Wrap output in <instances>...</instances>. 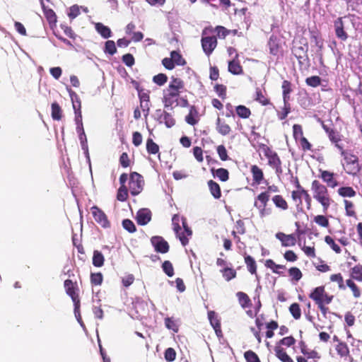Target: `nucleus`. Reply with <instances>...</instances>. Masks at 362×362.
Instances as JSON below:
<instances>
[{
	"label": "nucleus",
	"instance_id": "1",
	"mask_svg": "<svg viewBox=\"0 0 362 362\" xmlns=\"http://www.w3.org/2000/svg\"><path fill=\"white\" fill-rule=\"evenodd\" d=\"M279 188L277 185L273 184L267 185L266 190L260 192L255 199L254 206L257 209L260 218H265L271 215L272 209L269 207V202L272 193H277Z\"/></svg>",
	"mask_w": 362,
	"mask_h": 362
},
{
	"label": "nucleus",
	"instance_id": "2",
	"mask_svg": "<svg viewBox=\"0 0 362 362\" xmlns=\"http://www.w3.org/2000/svg\"><path fill=\"white\" fill-rule=\"evenodd\" d=\"M311 191L314 199L322 206L323 212L326 213L333 202L327 187L319 180H314L311 183Z\"/></svg>",
	"mask_w": 362,
	"mask_h": 362
},
{
	"label": "nucleus",
	"instance_id": "3",
	"mask_svg": "<svg viewBox=\"0 0 362 362\" xmlns=\"http://www.w3.org/2000/svg\"><path fill=\"white\" fill-rule=\"evenodd\" d=\"M185 90L184 81L178 77L172 76L167 89L163 93V101L165 105H172L174 100Z\"/></svg>",
	"mask_w": 362,
	"mask_h": 362
},
{
	"label": "nucleus",
	"instance_id": "4",
	"mask_svg": "<svg viewBox=\"0 0 362 362\" xmlns=\"http://www.w3.org/2000/svg\"><path fill=\"white\" fill-rule=\"evenodd\" d=\"M309 298L317 305V308L323 315H326L329 308L327 305L332 303L334 296L328 294L324 286L315 288L309 294Z\"/></svg>",
	"mask_w": 362,
	"mask_h": 362
},
{
	"label": "nucleus",
	"instance_id": "5",
	"mask_svg": "<svg viewBox=\"0 0 362 362\" xmlns=\"http://www.w3.org/2000/svg\"><path fill=\"white\" fill-rule=\"evenodd\" d=\"M259 147L267 159L268 165L274 170L277 175L282 174V162L278 153L266 144H261Z\"/></svg>",
	"mask_w": 362,
	"mask_h": 362
},
{
	"label": "nucleus",
	"instance_id": "6",
	"mask_svg": "<svg viewBox=\"0 0 362 362\" xmlns=\"http://www.w3.org/2000/svg\"><path fill=\"white\" fill-rule=\"evenodd\" d=\"M308 45L305 40L294 42L292 47V53L296 57L300 69L309 66V57L308 55Z\"/></svg>",
	"mask_w": 362,
	"mask_h": 362
},
{
	"label": "nucleus",
	"instance_id": "7",
	"mask_svg": "<svg viewBox=\"0 0 362 362\" xmlns=\"http://www.w3.org/2000/svg\"><path fill=\"white\" fill-rule=\"evenodd\" d=\"M344 158L343 168L345 172L349 175H355L359 173L361 167L358 158L349 151H346L341 155Z\"/></svg>",
	"mask_w": 362,
	"mask_h": 362
},
{
	"label": "nucleus",
	"instance_id": "8",
	"mask_svg": "<svg viewBox=\"0 0 362 362\" xmlns=\"http://www.w3.org/2000/svg\"><path fill=\"white\" fill-rule=\"evenodd\" d=\"M64 286L66 294L71 298L74 305V313H80L81 300L78 295V288L76 282H73L70 279L64 281ZM80 315V314H78Z\"/></svg>",
	"mask_w": 362,
	"mask_h": 362
},
{
	"label": "nucleus",
	"instance_id": "9",
	"mask_svg": "<svg viewBox=\"0 0 362 362\" xmlns=\"http://www.w3.org/2000/svg\"><path fill=\"white\" fill-rule=\"evenodd\" d=\"M128 180L127 188L130 191L131 194L132 196L139 194L142 192L144 185L143 176L136 172H132L128 176Z\"/></svg>",
	"mask_w": 362,
	"mask_h": 362
},
{
	"label": "nucleus",
	"instance_id": "10",
	"mask_svg": "<svg viewBox=\"0 0 362 362\" xmlns=\"http://www.w3.org/2000/svg\"><path fill=\"white\" fill-rule=\"evenodd\" d=\"M210 34H204V30L202 32L201 44L202 47L206 55L209 57L218 45L217 37Z\"/></svg>",
	"mask_w": 362,
	"mask_h": 362
},
{
	"label": "nucleus",
	"instance_id": "11",
	"mask_svg": "<svg viewBox=\"0 0 362 362\" xmlns=\"http://www.w3.org/2000/svg\"><path fill=\"white\" fill-rule=\"evenodd\" d=\"M155 117L159 124H164L168 128H170L175 124V119L173 115L165 110H157L155 112Z\"/></svg>",
	"mask_w": 362,
	"mask_h": 362
},
{
	"label": "nucleus",
	"instance_id": "12",
	"mask_svg": "<svg viewBox=\"0 0 362 362\" xmlns=\"http://www.w3.org/2000/svg\"><path fill=\"white\" fill-rule=\"evenodd\" d=\"M94 220L103 228H108L110 223L107 219L106 214L97 206H93L90 209Z\"/></svg>",
	"mask_w": 362,
	"mask_h": 362
},
{
	"label": "nucleus",
	"instance_id": "13",
	"mask_svg": "<svg viewBox=\"0 0 362 362\" xmlns=\"http://www.w3.org/2000/svg\"><path fill=\"white\" fill-rule=\"evenodd\" d=\"M120 187L117 190V199L119 202H125L128 198V190L127 186H126V182L128 180V175L127 173H122L119 176Z\"/></svg>",
	"mask_w": 362,
	"mask_h": 362
},
{
	"label": "nucleus",
	"instance_id": "14",
	"mask_svg": "<svg viewBox=\"0 0 362 362\" xmlns=\"http://www.w3.org/2000/svg\"><path fill=\"white\" fill-rule=\"evenodd\" d=\"M151 243L157 252L165 254L169 251L170 246L168 243L161 236L152 237Z\"/></svg>",
	"mask_w": 362,
	"mask_h": 362
},
{
	"label": "nucleus",
	"instance_id": "15",
	"mask_svg": "<svg viewBox=\"0 0 362 362\" xmlns=\"http://www.w3.org/2000/svg\"><path fill=\"white\" fill-rule=\"evenodd\" d=\"M216 33L217 39L225 40L230 35L229 29L222 25H216V27L208 26L204 28V34Z\"/></svg>",
	"mask_w": 362,
	"mask_h": 362
},
{
	"label": "nucleus",
	"instance_id": "16",
	"mask_svg": "<svg viewBox=\"0 0 362 362\" xmlns=\"http://www.w3.org/2000/svg\"><path fill=\"white\" fill-rule=\"evenodd\" d=\"M275 237L281 242L282 247H293L297 243L295 234H286L283 232H278L276 233Z\"/></svg>",
	"mask_w": 362,
	"mask_h": 362
},
{
	"label": "nucleus",
	"instance_id": "17",
	"mask_svg": "<svg viewBox=\"0 0 362 362\" xmlns=\"http://www.w3.org/2000/svg\"><path fill=\"white\" fill-rule=\"evenodd\" d=\"M342 19V17H339L335 20L334 22V27L337 37L341 41H346L348 38V34L344 30V25Z\"/></svg>",
	"mask_w": 362,
	"mask_h": 362
},
{
	"label": "nucleus",
	"instance_id": "18",
	"mask_svg": "<svg viewBox=\"0 0 362 362\" xmlns=\"http://www.w3.org/2000/svg\"><path fill=\"white\" fill-rule=\"evenodd\" d=\"M208 318L217 337H222L223 334L221 327V322L218 317L217 314L214 311L210 310L208 312Z\"/></svg>",
	"mask_w": 362,
	"mask_h": 362
},
{
	"label": "nucleus",
	"instance_id": "19",
	"mask_svg": "<svg viewBox=\"0 0 362 362\" xmlns=\"http://www.w3.org/2000/svg\"><path fill=\"white\" fill-rule=\"evenodd\" d=\"M253 99L255 101L257 102L263 106H267L271 104V100L267 96L266 90L259 87L256 88L255 89Z\"/></svg>",
	"mask_w": 362,
	"mask_h": 362
},
{
	"label": "nucleus",
	"instance_id": "20",
	"mask_svg": "<svg viewBox=\"0 0 362 362\" xmlns=\"http://www.w3.org/2000/svg\"><path fill=\"white\" fill-rule=\"evenodd\" d=\"M320 177L327 184V187L334 188L339 185L338 181L336 180L335 174L328 170H320Z\"/></svg>",
	"mask_w": 362,
	"mask_h": 362
},
{
	"label": "nucleus",
	"instance_id": "21",
	"mask_svg": "<svg viewBox=\"0 0 362 362\" xmlns=\"http://www.w3.org/2000/svg\"><path fill=\"white\" fill-rule=\"evenodd\" d=\"M269 53L274 56L279 55L281 52V45L280 40L275 35H272L269 37L268 42Z\"/></svg>",
	"mask_w": 362,
	"mask_h": 362
},
{
	"label": "nucleus",
	"instance_id": "22",
	"mask_svg": "<svg viewBox=\"0 0 362 362\" xmlns=\"http://www.w3.org/2000/svg\"><path fill=\"white\" fill-rule=\"evenodd\" d=\"M250 173L252 177V182L255 185H260L264 180V175L262 169L257 165H252L250 167Z\"/></svg>",
	"mask_w": 362,
	"mask_h": 362
},
{
	"label": "nucleus",
	"instance_id": "23",
	"mask_svg": "<svg viewBox=\"0 0 362 362\" xmlns=\"http://www.w3.org/2000/svg\"><path fill=\"white\" fill-rule=\"evenodd\" d=\"M238 54L236 53L235 58L228 62V71L233 75H240L243 74V69L238 61Z\"/></svg>",
	"mask_w": 362,
	"mask_h": 362
},
{
	"label": "nucleus",
	"instance_id": "24",
	"mask_svg": "<svg viewBox=\"0 0 362 362\" xmlns=\"http://www.w3.org/2000/svg\"><path fill=\"white\" fill-rule=\"evenodd\" d=\"M272 201L276 208L281 211H286L289 209V204L286 199L281 194H276L272 197Z\"/></svg>",
	"mask_w": 362,
	"mask_h": 362
},
{
	"label": "nucleus",
	"instance_id": "25",
	"mask_svg": "<svg viewBox=\"0 0 362 362\" xmlns=\"http://www.w3.org/2000/svg\"><path fill=\"white\" fill-rule=\"evenodd\" d=\"M216 129L222 136H227L231 132V127L225 120L217 117L216 121Z\"/></svg>",
	"mask_w": 362,
	"mask_h": 362
},
{
	"label": "nucleus",
	"instance_id": "26",
	"mask_svg": "<svg viewBox=\"0 0 362 362\" xmlns=\"http://www.w3.org/2000/svg\"><path fill=\"white\" fill-rule=\"evenodd\" d=\"M199 120V112L194 105H191L189 113L185 117V121L190 125H195Z\"/></svg>",
	"mask_w": 362,
	"mask_h": 362
},
{
	"label": "nucleus",
	"instance_id": "27",
	"mask_svg": "<svg viewBox=\"0 0 362 362\" xmlns=\"http://www.w3.org/2000/svg\"><path fill=\"white\" fill-rule=\"evenodd\" d=\"M151 219V212L148 209H141L137 212L136 221L139 225H146Z\"/></svg>",
	"mask_w": 362,
	"mask_h": 362
},
{
	"label": "nucleus",
	"instance_id": "28",
	"mask_svg": "<svg viewBox=\"0 0 362 362\" xmlns=\"http://www.w3.org/2000/svg\"><path fill=\"white\" fill-rule=\"evenodd\" d=\"M274 351L276 358L281 362H294L282 346L276 345L274 348Z\"/></svg>",
	"mask_w": 362,
	"mask_h": 362
},
{
	"label": "nucleus",
	"instance_id": "29",
	"mask_svg": "<svg viewBox=\"0 0 362 362\" xmlns=\"http://www.w3.org/2000/svg\"><path fill=\"white\" fill-rule=\"evenodd\" d=\"M236 297L238 303L243 309L250 308L252 306V301L248 295L243 291L236 293Z\"/></svg>",
	"mask_w": 362,
	"mask_h": 362
},
{
	"label": "nucleus",
	"instance_id": "30",
	"mask_svg": "<svg viewBox=\"0 0 362 362\" xmlns=\"http://www.w3.org/2000/svg\"><path fill=\"white\" fill-rule=\"evenodd\" d=\"M219 272L226 281H230L237 276V272L232 267H225Z\"/></svg>",
	"mask_w": 362,
	"mask_h": 362
},
{
	"label": "nucleus",
	"instance_id": "31",
	"mask_svg": "<svg viewBox=\"0 0 362 362\" xmlns=\"http://www.w3.org/2000/svg\"><path fill=\"white\" fill-rule=\"evenodd\" d=\"M244 261L248 272L251 274H257V266L255 259L252 256L245 254Z\"/></svg>",
	"mask_w": 362,
	"mask_h": 362
},
{
	"label": "nucleus",
	"instance_id": "32",
	"mask_svg": "<svg viewBox=\"0 0 362 362\" xmlns=\"http://www.w3.org/2000/svg\"><path fill=\"white\" fill-rule=\"evenodd\" d=\"M207 184L210 193L214 197V198L216 199H220L221 197V190L219 185L212 180L208 181Z\"/></svg>",
	"mask_w": 362,
	"mask_h": 362
},
{
	"label": "nucleus",
	"instance_id": "33",
	"mask_svg": "<svg viewBox=\"0 0 362 362\" xmlns=\"http://www.w3.org/2000/svg\"><path fill=\"white\" fill-rule=\"evenodd\" d=\"M335 350L341 358H347L350 356V351L346 343L342 341L337 344L335 346Z\"/></svg>",
	"mask_w": 362,
	"mask_h": 362
},
{
	"label": "nucleus",
	"instance_id": "34",
	"mask_svg": "<svg viewBox=\"0 0 362 362\" xmlns=\"http://www.w3.org/2000/svg\"><path fill=\"white\" fill-rule=\"evenodd\" d=\"M211 173L214 177H218L221 182H226L229 179V172L226 168H220L216 170L211 169Z\"/></svg>",
	"mask_w": 362,
	"mask_h": 362
},
{
	"label": "nucleus",
	"instance_id": "35",
	"mask_svg": "<svg viewBox=\"0 0 362 362\" xmlns=\"http://www.w3.org/2000/svg\"><path fill=\"white\" fill-rule=\"evenodd\" d=\"M284 102L290 100V93L292 92V84L288 80H284L281 85Z\"/></svg>",
	"mask_w": 362,
	"mask_h": 362
},
{
	"label": "nucleus",
	"instance_id": "36",
	"mask_svg": "<svg viewBox=\"0 0 362 362\" xmlns=\"http://www.w3.org/2000/svg\"><path fill=\"white\" fill-rule=\"evenodd\" d=\"M343 203L344 205L346 216L356 218L357 214L355 210L354 204L351 201H349L348 199H344Z\"/></svg>",
	"mask_w": 362,
	"mask_h": 362
},
{
	"label": "nucleus",
	"instance_id": "37",
	"mask_svg": "<svg viewBox=\"0 0 362 362\" xmlns=\"http://www.w3.org/2000/svg\"><path fill=\"white\" fill-rule=\"evenodd\" d=\"M235 113L238 117L244 119H248L252 115L250 109L243 105L235 107Z\"/></svg>",
	"mask_w": 362,
	"mask_h": 362
},
{
	"label": "nucleus",
	"instance_id": "38",
	"mask_svg": "<svg viewBox=\"0 0 362 362\" xmlns=\"http://www.w3.org/2000/svg\"><path fill=\"white\" fill-rule=\"evenodd\" d=\"M51 115L54 120L59 121L62 118V110L60 105L57 103L54 102L52 103L51 106Z\"/></svg>",
	"mask_w": 362,
	"mask_h": 362
},
{
	"label": "nucleus",
	"instance_id": "39",
	"mask_svg": "<svg viewBox=\"0 0 362 362\" xmlns=\"http://www.w3.org/2000/svg\"><path fill=\"white\" fill-rule=\"evenodd\" d=\"M95 30L103 38L107 39L111 36L112 32L110 28L101 23L95 24Z\"/></svg>",
	"mask_w": 362,
	"mask_h": 362
},
{
	"label": "nucleus",
	"instance_id": "40",
	"mask_svg": "<svg viewBox=\"0 0 362 362\" xmlns=\"http://www.w3.org/2000/svg\"><path fill=\"white\" fill-rule=\"evenodd\" d=\"M350 276L352 279L362 282V265L358 264L350 270Z\"/></svg>",
	"mask_w": 362,
	"mask_h": 362
},
{
	"label": "nucleus",
	"instance_id": "41",
	"mask_svg": "<svg viewBox=\"0 0 362 362\" xmlns=\"http://www.w3.org/2000/svg\"><path fill=\"white\" fill-rule=\"evenodd\" d=\"M337 193L342 197H354L356 195V192L351 187H341L337 189Z\"/></svg>",
	"mask_w": 362,
	"mask_h": 362
},
{
	"label": "nucleus",
	"instance_id": "42",
	"mask_svg": "<svg viewBox=\"0 0 362 362\" xmlns=\"http://www.w3.org/2000/svg\"><path fill=\"white\" fill-rule=\"evenodd\" d=\"M93 264L95 267H101L104 265L105 257L100 251L94 250L93 255Z\"/></svg>",
	"mask_w": 362,
	"mask_h": 362
},
{
	"label": "nucleus",
	"instance_id": "43",
	"mask_svg": "<svg viewBox=\"0 0 362 362\" xmlns=\"http://www.w3.org/2000/svg\"><path fill=\"white\" fill-rule=\"evenodd\" d=\"M346 286L351 290L353 296L355 298H358L361 297V289L351 279L346 280Z\"/></svg>",
	"mask_w": 362,
	"mask_h": 362
},
{
	"label": "nucleus",
	"instance_id": "44",
	"mask_svg": "<svg viewBox=\"0 0 362 362\" xmlns=\"http://www.w3.org/2000/svg\"><path fill=\"white\" fill-rule=\"evenodd\" d=\"M173 230L175 231L177 237H178V238L180 239L182 245L183 246L187 245L189 243V239H188V238L186 237L185 235H184V233H180L181 227L180 226V223L173 224Z\"/></svg>",
	"mask_w": 362,
	"mask_h": 362
},
{
	"label": "nucleus",
	"instance_id": "45",
	"mask_svg": "<svg viewBox=\"0 0 362 362\" xmlns=\"http://www.w3.org/2000/svg\"><path fill=\"white\" fill-rule=\"evenodd\" d=\"M322 128L327 134L328 138L332 143L337 139L342 137V136L335 129L328 127L327 126L322 124Z\"/></svg>",
	"mask_w": 362,
	"mask_h": 362
},
{
	"label": "nucleus",
	"instance_id": "46",
	"mask_svg": "<svg viewBox=\"0 0 362 362\" xmlns=\"http://www.w3.org/2000/svg\"><path fill=\"white\" fill-rule=\"evenodd\" d=\"M288 276L291 277L292 281L298 282L303 277V274L299 268L296 267H291L288 271Z\"/></svg>",
	"mask_w": 362,
	"mask_h": 362
},
{
	"label": "nucleus",
	"instance_id": "47",
	"mask_svg": "<svg viewBox=\"0 0 362 362\" xmlns=\"http://www.w3.org/2000/svg\"><path fill=\"white\" fill-rule=\"evenodd\" d=\"M329 280L332 282H336L340 290H345L346 285L344 283V279L341 273L332 274L329 276Z\"/></svg>",
	"mask_w": 362,
	"mask_h": 362
},
{
	"label": "nucleus",
	"instance_id": "48",
	"mask_svg": "<svg viewBox=\"0 0 362 362\" xmlns=\"http://www.w3.org/2000/svg\"><path fill=\"white\" fill-rule=\"evenodd\" d=\"M146 151L149 154H156L159 153V146L151 138L146 141Z\"/></svg>",
	"mask_w": 362,
	"mask_h": 362
},
{
	"label": "nucleus",
	"instance_id": "49",
	"mask_svg": "<svg viewBox=\"0 0 362 362\" xmlns=\"http://www.w3.org/2000/svg\"><path fill=\"white\" fill-rule=\"evenodd\" d=\"M170 57L173 61L174 64L178 66H183L186 64L185 59L182 57L181 54L177 51H172Z\"/></svg>",
	"mask_w": 362,
	"mask_h": 362
},
{
	"label": "nucleus",
	"instance_id": "50",
	"mask_svg": "<svg viewBox=\"0 0 362 362\" xmlns=\"http://www.w3.org/2000/svg\"><path fill=\"white\" fill-rule=\"evenodd\" d=\"M265 266H266V267L271 269L274 273L279 274H280L279 269H286V267L284 265L277 264L274 262V260H272L271 259L266 260Z\"/></svg>",
	"mask_w": 362,
	"mask_h": 362
},
{
	"label": "nucleus",
	"instance_id": "51",
	"mask_svg": "<svg viewBox=\"0 0 362 362\" xmlns=\"http://www.w3.org/2000/svg\"><path fill=\"white\" fill-rule=\"evenodd\" d=\"M289 311L294 319L298 320L300 318L301 310L298 303H292L289 307Z\"/></svg>",
	"mask_w": 362,
	"mask_h": 362
},
{
	"label": "nucleus",
	"instance_id": "52",
	"mask_svg": "<svg viewBox=\"0 0 362 362\" xmlns=\"http://www.w3.org/2000/svg\"><path fill=\"white\" fill-rule=\"evenodd\" d=\"M314 222L318 226L324 228H327L329 226L328 218L324 215H317L314 217Z\"/></svg>",
	"mask_w": 362,
	"mask_h": 362
},
{
	"label": "nucleus",
	"instance_id": "53",
	"mask_svg": "<svg viewBox=\"0 0 362 362\" xmlns=\"http://www.w3.org/2000/svg\"><path fill=\"white\" fill-rule=\"evenodd\" d=\"M162 269L168 276L172 277L174 275V268L170 261H164L162 264Z\"/></svg>",
	"mask_w": 362,
	"mask_h": 362
},
{
	"label": "nucleus",
	"instance_id": "54",
	"mask_svg": "<svg viewBox=\"0 0 362 362\" xmlns=\"http://www.w3.org/2000/svg\"><path fill=\"white\" fill-rule=\"evenodd\" d=\"M103 281V276L101 272L90 274V283L94 286H100Z\"/></svg>",
	"mask_w": 362,
	"mask_h": 362
},
{
	"label": "nucleus",
	"instance_id": "55",
	"mask_svg": "<svg viewBox=\"0 0 362 362\" xmlns=\"http://www.w3.org/2000/svg\"><path fill=\"white\" fill-rule=\"evenodd\" d=\"M293 136L296 141L300 140L303 136V127L300 124H295L293 126Z\"/></svg>",
	"mask_w": 362,
	"mask_h": 362
},
{
	"label": "nucleus",
	"instance_id": "56",
	"mask_svg": "<svg viewBox=\"0 0 362 362\" xmlns=\"http://www.w3.org/2000/svg\"><path fill=\"white\" fill-rule=\"evenodd\" d=\"M216 151H217V153L218 155V157L219 158L222 160V161H226V160H228L230 159L228 155V151L225 147L224 145H218L217 147H216Z\"/></svg>",
	"mask_w": 362,
	"mask_h": 362
},
{
	"label": "nucleus",
	"instance_id": "57",
	"mask_svg": "<svg viewBox=\"0 0 362 362\" xmlns=\"http://www.w3.org/2000/svg\"><path fill=\"white\" fill-rule=\"evenodd\" d=\"M325 241L337 254L341 253V247L334 242L331 236H325Z\"/></svg>",
	"mask_w": 362,
	"mask_h": 362
},
{
	"label": "nucleus",
	"instance_id": "58",
	"mask_svg": "<svg viewBox=\"0 0 362 362\" xmlns=\"http://www.w3.org/2000/svg\"><path fill=\"white\" fill-rule=\"evenodd\" d=\"M291 104L289 103V101L284 102V107L281 110V111L279 113V119L281 120L285 119L288 115L291 112Z\"/></svg>",
	"mask_w": 362,
	"mask_h": 362
},
{
	"label": "nucleus",
	"instance_id": "59",
	"mask_svg": "<svg viewBox=\"0 0 362 362\" xmlns=\"http://www.w3.org/2000/svg\"><path fill=\"white\" fill-rule=\"evenodd\" d=\"M305 83L308 86L316 88L321 84V78L318 76H312L305 79Z\"/></svg>",
	"mask_w": 362,
	"mask_h": 362
},
{
	"label": "nucleus",
	"instance_id": "60",
	"mask_svg": "<svg viewBox=\"0 0 362 362\" xmlns=\"http://www.w3.org/2000/svg\"><path fill=\"white\" fill-rule=\"evenodd\" d=\"M244 357L247 362H261L257 354L252 350L245 351Z\"/></svg>",
	"mask_w": 362,
	"mask_h": 362
},
{
	"label": "nucleus",
	"instance_id": "61",
	"mask_svg": "<svg viewBox=\"0 0 362 362\" xmlns=\"http://www.w3.org/2000/svg\"><path fill=\"white\" fill-rule=\"evenodd\" d=\"M295 343H296V339H294V337L292 336H289V337H284L283 339H281L279 341H278L276 343V345H279L281 346H286L287 347H290V346L294 345Z\"/></svg>",
	"mask_w": 362,
	"mask_h": 362
},
{
	"label": "nucleus",
	"instance_id": "62",
	"mask_svg": "<svg viewBox=\"0 0 362 362\" xmlns=\"http://www.w3.org/2000/svg\"><path fill=\"white\" fill-rule=\"evenodd\" d=\"M104 52L110 55H113L117 52L115 43L113 40H107L105 45Z\"/></svg>",
	"mask_w": 362,
	"mask_h": 362
},
{
	"label": "nucleus",
	"instance_id": "63",
	"mask_svg": "<svg viewBox=\"0 0 362 362\" xmlns=\"http://www.w3.org/2000/svg\"><path fill=\"white\" fill-rule=\"evenodd\" d=\"M168 76L165 74H158L153 77V81L158 86H163L168 81Z\"/></svg>",
	"mask_w": 362,
	"mask_h": 362
},
{
	"label": "nucleus",
	"instance_id": "64",
	"mask_svg": "<svg viewBox=\"0 0 362 362\" xmlns=\"http://www.w3.org/2000/svg\"><path fill=\"white\" fill-rule=\"evenodd\" d=\"M176 355H177V354H176L175 350L171 347L166 349L164 352L165 359L168 362H172V361H175V358H176Z\"/></svg>",
	"mask_w": 362,
	"mask_h": 362
}]
</instances>
